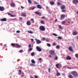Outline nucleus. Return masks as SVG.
Returning a JSON list of instances; mask_svg holds the SVG:
<instances>
[{"instance_id": "1", "label": "nucleus", "mask_w": 78, "mask_h": 78, "mask_svg": "<svg viewBox=\"0 0 78 78\" xmlns=\"http://www.w3.org/2000/svg\"><path fill=\"white\" fill-rule=\"evenodd\" d=\"M39 30H41V31H44L45 30V27L43 26H40L39 28Z\"/></svg>"}, {"instance_id": "2", "label": "nucleus", "mask_w": 78, "mask_h": 78, "mask_svg": "<svg viewBox=\"0 0 78 78\" xmlns=\"http://www.w3.org/2000/svg\"><path fill=\"white\" fill-rule=\"evenodd\" d=\"M71 73L72 74L73 76H77L78 75L77 72H76V71H72L71 72Z\"/></svg>"}, {"instance_id": "3", "label": "nucleus", "mask_w": 78, "mask_h": 78, "mask_svg": "<svg viewBox=\"0 0 78 78\" xmlns=\"http://www.w3.org/2000/svg\"><path fill=\"white\" fill-rule=\"evenodd\" d=\"M26 24L27 26H30L31 25V22L30 20H28L26 22Z\"/></svg>"}, {"instance_id": "4", "label": "nucleus", "mask_w": 78, "mask_h": 78, "mask_svg": "<svg viewBox=\"0 0 78 78\" xmlns=\"http://www.w3.org/2000/svg\"><path fill=\"white\" fill-rule=\"evenodd\" d=\"M73 4L75 5H77V3H78V0H73Z\"/></svg>"}, {"instance_id": "5", "label": "nucleus", "mask_w": 78, "mask_h": 78, "mask_svg": "<svg viewBox=\"0 0 78 78\" xmlns=\"http://www.w3.org/2000/svg\"><path fill=\"white\" fill-rule=\"evenodd\" d=\"M36 48L38 51H42V49L38 46H37Z\"/></svg>"}, {"instance_id": "6", "label": "nucleus", "mask_w": 78, "mask_h": 78, "mask_svg": "<svg viewBox=\"0 0 78 78\" xmlns=\"http://www.w3.org/2000/svg\"><path fill=\"white\" fill-rule=\"evenodd\" d=\"M35 40L36 41L37 44H41V41L40 40H37L36 39H35Z\"/></svg>"}, {"instance_id": "7", "label": "nucleus", "mask_w": 78, "mask_h": 78, "mask_svg": "<svg viewBox=\"0 0 78 78\" xmlns=\"http://www.w3.org/2000/svg\"><path fill=\"white\" fill-rule=\"evenodd\" d=\"M55 66L58 69H59V66L61 67V65L58 63L55 65Z\"/></svg>"}, {"instance_id": "8", "label": "nucleus", "mask_w": 78, "mask_h": 78, "mask_svg": "<svg viewBox=\"0 0 78 78\" xmlns=\"http://www.w3.org/2000/svg\"><path fill=\"white\" fill-rule=\"evenodd\" d=\"M66 60H71L72 59V58L70 56L68 55L66 58Z\"/></svg>"}, {"instance_id": "9", "label": "nucleus", "mask_w": 78, "mask_h": 78, "mask_svg": "<svg viewBox=\"0 0 78 78\" xmlns=\"http://www.w3.org/2000/svg\"><path fill=\"white\" fill-rule=\"evenodd\" d=\"M35 14H37V15H39V16H41V13H40L39 12L36 11L34 12Z\"/></svg>"}, {"instance_id": "10", "label": "nucleus", "mask_w": 78, "mask_h": 78, "mask_svg": "<svg viewBox=\"0 0 78 78\" xmlns=\"http://www.w3.org/2000/svg\"><path fill=\"white\" fill-rule=\"evenodd\" d=\"M69 50L70 51H72V53H73V52H74V51H73V50L71 47H69Z\"/></svg>"}, {"instance_id": "11", "label": "nucleus", "mask_w": 78, "mask_h": 78, "mask_svg": "<svg viewBox=\"0 0 78 78\" xmlns=\"http://www.w3.org/2000/svg\"><path fill=\"white\" fill-rule=\"evenodd\" d=\"M10 5L11 6V7H14L15 6V3L12 2L10 4Z\"/></svg>"}, {"instance_id": "12", "label": "nucleus", "mask_w": 78, "mask_h": 78, "mask_svg": "<svg viewBox=\"0 0 78 78\" xmlns=\"http://www.w3.org/2000/svg\"><path fill=\"white\" fill-rule=\"evenodd\" d=\"M60 8L62 9H65L66 6L64 5H62L61 6Z\"/></svg>"}, {"instance_id": "13", "label": "nucleus", "mask_w": 78, "mask_h": 78, "mask_svg": "<svg viewBox=\"0 0 78 78\" xmlns=\"http://www.w3.org/2000/svg\"><path fill=\"white\" fill-rule=\"evenodd\" d=\"M65 18V15L64 14H62L61 15L60 19H64Z\"/></svg>"}, {"instance_id": "14", "label": "nucleus", "mask_w": 78, "mask_h": 78, "mask_svg": "<svg viewBox=\"0 0 78 78\" xmlns=\"http://www.w3.org/2000/svg\"><path fill=\"white\" fill-rule=\"evenodd\" d=\"M7 20L6 18H3L1 20V21H2V22H6Z\"/></svg>"}, {"instance_id": "15", "label": "nucleus", "mask_w": 78, "mask_h": 78, "mask_svg": "<svg viewBox=\"0 0 78 78\" xmlns=\"http://www.w3.org/2000/svg\"><path fill=\"white\" fill-rule=\"evenodd\" d=\"M72 34L74 35H77L78 34V33L76 31H74L73 32Z\"/></svg>"}, {"instance_id": "16", "label": "nucleus", "mask_w": 78, "mask_h": 78, "mask_svg": "<svg viewBox=\"0 0 78 78\" xmlns=\"http://www.w3.org/2000/svg\"><path fill=\"white\" fill-rule=\"evenodd\" d=\"M55 53V51L53 50H51L50 51V54H51V55H53L54 53Z\"/></svg>"}, {"instance_id": "17", "label": "nucleus", "mask_w": 78, "mask_h": 78, "mask_svg": "<svg viewBox=\"0 0 78 78\" xmlns=\"http://www.w3.org/2000/svg\"><path fill=\"white\" fill-rule=\"evenodd\" d=\"M37 7L38 8H39V9H42V7L41 6V5H37Z\"/></svg>"}, {"instance_id": "18", "label": "nucleus", "mask_w": 78, "mask_h": 78, "mask_svg": "<svg viewBox=\"0 0 78 78\" xmlns=\"http://www.w3.org/2000/svg\"><path fill=\"white\" fill-rule=\"evenodd\" d=\"M49 3L51 5H54V4H55V2H54V1H52L49 2Z\"/></svg>"}, {"instance_id": "19", "label": "nucleus", "mask_w": 78, "mask_h": 78, "mask_svg": "<svg viewBox=\"0 0 78 78\" xmlns=\"http://www.w3.org/2000/svg\"><path fill=\"white\" fill-rule=\"evenodd\" d=\"M5 8L3 6H0V10H4Z\"/></svg>"}, {"instance_id": "20", "label": "nucleus", "mask_w": 78, "mask_h": 78, "mask_svg": "<svg viewBox=\"0 0 78 78\" xmlns=\"http://www.w3.org/2000/svg\"><path fill=\"white\" fill-rule=\"evenodd\" d=\"M21 16L23 17H26L27 15H26V14L25 13H22L21 14Z\"/></svg>"}, {"instance_id": "21", "label": "nucleus", "mask_w": 78, "mask_h": 78, "mask_svg": "<svg viewBox=\"0 0 78 78\" xmlns=\"http://www.w3.org/2000/svg\"><path fill=\"white\" fill-rule=\"evenodd\" d=\"M15 45H16V46H17V47H18V48H20V47H21L20 45L19 44H18V43L16 44Z\"/></svg>"}, {"instance_id": "22", "label": "nucleus", "mask_w": 78, "mask_h": 78, "mask_svg": "<svg viewBox=\"0 0 78 78\" xmlns=\"http://www.w3.org/2000/svg\"><path fill=\"white\" fill-rule=\"evenodd\" d=\"M68 77L69 78H73V76L71 74H69L68 76Z\"/></svg>"}, {"instance_id": "23", "label": "nucleus", "mask_w": 78, "mask_h": 78, "mask_svg": "<svg viewBox=\"0 0 78 78\" xmlns=\"http://www.w3.org/2000/svg\"><path fill=\"white\" fill-rule=\"evenodd\" d=\"M28 32L29 33H30V34H33V31H31V30H30V31L28 30Z\"/></svg>"}, {"instance_id": "24", "label": "nucleus", "mask_w": 78, "mask_h": 78, "mask_svg": "<svg viewBox=\"0 0 78 78\" xmlns=\"http://www.w3.org/2000/svg\"><path fill=\"white\" fill-rule=\"evenodd\" d=\"M31 62L32 64H35V61L33 59L31 60Z\"/></svg>"}, {"instance_id": "25", "label": "nucleus", "mask_w": 78, "mask_h": 78, "mask_svg": "<svg viewBox=\"0 0 78 78\" xmlns=\"http://www.w3.org/2000/svg\"><path fill=\"white\" fill-rule=\"evenodd\" d=\"M40 23H41V24H44V21L43 20H41L40 21Z\"/></svg>"}, {"instance_id": "26", "label": "nucleus", "mask_w": 78, "mask_h": 78, "mask_svg": "<svg viewBox=\"0 0 78 78\" xmlns=\"http://www.w3.org/2000/svg\"><path fill=\"white\" fill-rule=\"evenodd\" d=\"M28 2L29 3H30V4H31V3H32L31 0H28Z\"/></svg>"}, {"instance_id": "27", "label": "nucleus", "mask_w": 78, "mask_h": 78, "mask_svg": "<svg viewBox=\"0 0 78 78\" xmlns=\"http://www.w3.org/2000/svg\"><path fill=\"white\" fill-rule=\"evenodd\" d=\"M56 75L57 76H60V75H61V74L60 73L58 72L57 73Z\"/></svg>"}, {"instance_id": "28", "label": "nucleus", "mask_w": 78, "mask_h": 78, "mask_svg": "<svg viewBox=\"0 0 78 78\" xmlns=\"http://www.w3.org/2000/svg\"><path fill=\"white\" fill-rule=\"evenodd\" d=\"M47 45L48 47H51V44L49 43H47Z\"/></svg>"}, {"instance_id": "29", "label": "nucleus", "mask_w": 78, "mask_h": 78, "mask_svg": "<svg viewBox=\"0 0 78 78\" xmlns=\"http://www.w3.org/2000/svg\"><path fill=\"white\" fill-rule=\"evenodd\" d=\"M57 5H58V6H59L61 5H62V3H61L60 2H58Z\"/></svg>"}, {"instance_id": "30", "label": "nucleus", "mask_w": 78, "mask_h": 78, "mask_svg": "<svg viewBox=\"0 0 78 78\" xmlns=\"http://www.w3.org/2000/svg\"><path fill=\"white\" fill-rule=\"evenodd\" d=\"M45 39H46L45 37H43L41 38V40H42V41H44L45 40Z\"/></svg>"}, {"instance_id": "31", "label": "nucleus", "mask_w": 78, "mask_h": 78, "mask_svg": "<svg viewBox=\"0 0 78 78\" xmlns=\"http://www.w3.org/2000/svg\"><path fill=\"white\" fill-rule=\"evenodd\" d=\"M32 50H33V48H30L28 50V51H32Z\"/></svg>"}, {"instance_id": "32", "label": "nucleus", "mask_w": 78, "mask_h": 78, "mask_svg": "<svg viewBox=\"0 0 78 78\" xmlns=\"http://www.w3.org/2000/svg\"><path fill=\"white\" fill-rule=\"evenodd\" d=\"M35 53L34 52H33L31 53V55L32 56H33L34 55Z\"/></svg>"}, {"instance_id": "33", "label": "nucleus", "mask_w": 78, "mask_h": 78, "mask_svg": "<svg viewBox=\"0 0 78 78\" xmlns=\"http://www.w3.org/2000/svg\"><path fill=\"white\" fill-rule=\"evenodd\" d=\"M66 23V22L64 21L61 22V23L62 25H63V24H64V23Z\"/></svg>"}, {"instance_id": "34", "label": "nucleus", "mask_w": 78, "mask_h": 78, "mask_svg": "<svg viewBox=\"0 0 78 78\" xmlns=\"http://www.w3.org/2000/svg\"><path fill=\"white\" fill-rule=\"evenodd\" d=\"M57 45V44L56 43H54L52 44L53 46H55V45Z\"/></svg>"}, {"instance_id": "35", "label": "nucleus", "mask_w": 78, "mask_h": 78, "mask_svg": "<svg viewBox=\"0 0 78 78\" xmlns=\"http://www.w3.org/2000/svg\"><path fill=\"white\" fill-rule=\"evenodd\" d=\"M75 56L76 58H78V54H76L75 55Z\"/></svg>"}, {"instance_id": "36", "label": "nucleus", "mask_w": 78, "mask_h": 78, "mask_svg": "<svg viewBox=\"0 0 78 78\" xmlns=\"http://www.w3.org/2000/svg\"><path fill=\"white\" fill-rule=\"evenodd\" d=\"M58 27L60 29H63V28L62 27V26L61 25H59Z\"/></svg>"}, {"instance_id": "37", "label": "nucleus", "mask_w": 78, "mask_h": 78, "mask_svg": "<svg viewBox=\"0 0 78 78\" xmlns=\"http://www.w3.org/2000/svg\"><path fill=\"white\" fill-rule=\"evenodd\" d=\"M30 20L31 21H33V22H32V23H34V20L33 19H30Z\"/></svg>"}, {"instance_id": "38", "label": "nucleus", "mask_w": 78, "mask_h": 78, "mask_svg": "<svg viewBox=\"0 0 78 78\" xmlns=\"http://www.w3.org/2000/svg\"><path fill=\"white\" fill-rule=\"evenodd\" d=\"M16 44H14V43H11V46H12L13 47V46H14V45H15Z\"/></svg>"}, {"instance_id": "39", "label": "nucleus", "mask_w": 78, "mask_h": 78, "mask_svg": "<svg viewBox=\"0 0 78 78\" xmlns=\"http://www.w3.org/2000/svg\"><path fill=\"white\" fill-rule=\"evenodd\" d=\"M35 8H36V6H34L32 8H31V9L32 10H33V9H35Z\"/></svg>"}, {"instance_id": "40", "label": "nucleus", "mask_w": 78, "mask_h": 78, "mask_svg": "<svg viewBox=\"0 0 78 78\" xmlns=\"http://www.w3.org/2000/svg\"><path fill=\"white\" fill-rule=\"evenodd\" d=\"M34 76L35 78H38V76L37 75H34Z\"/></svg>"}, {"instance_id": "41", "label": "nucleus", "mask_w": 78, "mask_h": 78, "mask_svg": "<svg viewBox=\"0 0 78 78\" xmlns=\"http://www.w3.org/2000/svg\"><path fill=\"white\" fill-rule=\"evenodd\" d=\"M54 59H55V60H57L58 59V57L56 56V57H55V58Z\"/></svg>"}, {"instance_id": "42", "label": "nucleus", "mask_w": 78, "mask_h": 78, "mask_svg": "<svg viewBox=\"0 0 78 78\" xmlns=\"http://www.w3.org/2000/svg\"><path fill=\"white\" fill-rule=\"evenodd\" d=\"M52 35H53V36H57L58 35L56 34H55V33H53L52 34Z\"/></svg>"}, {"instance_id": "43", "label": "nucleus", "mask_w": 78, "mask_h": 78, "mask_svg": "<svg viewBox=\"0 0 78 78\" xmlns=\"http://www.w3.org/2000/svg\"><path fill=\"white\" fill-rule=\"evenodd\" d=\"M19 20H23V18L20 17H19Z\"/></svg>"}, {"instance_id": "44", "label": "nucleus", "mask_w": 78, "mask_h": 78, "mask_svg": "<svg viewBox=\"0 0 78 78\" xmlns=\"http://www.w3.org/2000/svg\"><path fill=\"white\" fill-rule=\"evenodd\" d=\"M19 52L20 53H22L23 52V50H21L20 51H19Z\"/></svg>"}, {"instance_id": "45", "label": "nucleus", "mask_w": 78, "mask_h": 78, "mask_svg": "<svg viewBox=\"0 0 78 78\" xmlns=\"http://www.w3.org/2000/svg\"><path fill=\"white\" fill-rule=\"evenodd\" d=\"M56 48H59V45H58L56 47Z\"/></svg>"}, {"instance_id": "46", "label": "nucleus", "mask_w": 78, "mask_h": 78, "mask_svg": "<svg viewBox=\"0 0 78 78\" xmlns=\"http://www.w3.org/2000/svg\"><path fill=\"white\" fill-rule=\"evenodd\" d=\"M58 38L59 39H62V37H58Z\"/></svg>"}, {"instance_id": "47", "label": "nucleus", "mask_w": 78, "mask_h": 78, "mask_svg": "<svg viewBox=\"0 0 78 78\" xmlns=\"http://www.w3.org/2000/svg\"><path fill=\"white\" fill-rule=\"evenodd\" d=\"M30 66H35V65H34V64H30Z\"/></svg>"}, {"instance_id": "48", "label": "nucleus", "mask_w": 78, "mask_h": 78, "mask_svg": "<svg viewBox=\"0 0 78 78\" xmlns=\"http://www.w3.org/2000/svg\"><path fill=\"white\" fill-rule=\"evenodd\" d=\"M10 16H11V17H15V15H12V14H11V15H10Z\"/></svg>"}, {"instance_id": "49", "label": "nucleus", "mask_w": 78, "mask_h": 78, "mask_svg": "<svg viewBox=\"0 0 78 78\" xmlns=\"http://www.w3.org/2000/svg\"><path fill=\"white\" fill-rule=\"evenodd\" d=\"M41 18L42 19H45V16H43L41 17Z\"/></svg>"}, {"instance_id": "50", "label": "nucleus", "mask_w": 78, "mask_h": 78, "mask_svg": "<svg viewBox=\"0 0 78 78\" xmlns=\"http://www.w3.org/2000/svg\"><path fill=\"white\" fill-rule=\"evenodd\" d=\"M16 18H15L14 19H10V20H16Z\"/></svg>"}, {"instance_id": "51", "label": "nucleus", "mask_w": 78, "mask_h": 78, "mask_svg": "<svg viewBox=\"0 0 78 78\" xmlns=\"http://www.w3.org/2000/svg\"><path fill=\"white\" fill-rule=\"evenodd\" d=\"M31 47V44H29L28 45V47H29V48H30V47Z\"/></svg>"}, {"instance_id": "52", "label": "nucleus", "mask_w": 78, "mask_h": 78, "mask_svg": "<svg viewBox=\"0 0 78 78\" xmlns=\"http://www.w3.org/2000/svg\"><path fill=\"white\" fill-rule=\"evenodd\" d=\"M62 12H66V10H62Z\"/></svg>"}, {"instance_id": "53", "label": "nucleus", "mask_w": 78, "mask_h": 78, "mask_svg": "<svg viewBox=\"0 0 78 78\" xmlns=\"http://www.w3.org/2000/svg\"><path fill=\"white\" fill-rule=\"evenodd\" d=\"M20 31L19 30H17L16 31V33H20Z\"/></svg>"}, {"instance_id": "54", "label": "nucleus", "mask_w": 78, "mask_h": 78, "mask_svg": "<svg viewBox=\"0 0 78 78\" xmlns=\"http://www.w3.org/2000/svg\"><path fill=\"white\" fill-rule=\"evenodd\" d=\"M21 8L22 9H24V8H25V7H23V6H21Z\"/></svg>"}, {"instance_id": "55", "label": "nucleus", "mask_w": 78, "mask_h": 78, "mask_svg": "<svg viewBox=\"0 0 78 78\" xmlns=\"http://www.w3.org/2000/svg\"><path fill=\"white\" fill-rule=\"evenodd\" d=\"M62 75H63V76H65L66 75V74L65 73H62Z\"/></svg>"}, {"instance_id": "56", "label": "nucleus", "mask_w": 78, "mask_h": 78, "mask_svg": "<svg viewBox=\"0 0 78 78\" xmlns=\"http://www.w3.org/2000/svg\"><path fill=\"white\" fill-rule=\"evenodd\" d=\"M48 72L50 73V68H48Z\"/></svg>"}, {"instance_id": "57", "label": "nucleus", "mask_w": 78, "mask_h": 78, "mask_svg": "<svg viewBox=\"0 0 78 78\" xmlns=\"http://www.w3.org/2000/svg\"><path fill=\"white\" fill-rule=\"evenodd\" d=\"M42 60V58H39V61H41Z\"/></svg>"}, {"instance_id": "58", "label": "nucleus", "mask_w": 78, "mask_h": 78, "mask_svg": "<svg viewBox=\"0 0 78 78\" xmlns=\"http://www.w3.org/2000/svg\"><path fill=\"white\" fill-rule=\"evenodd\" d=\"M46 8L47 9H48V6H47Z\"/></svg>"}, {"instance_id": "59", "label": "nucleus", "mask_w": 78, "mask_h": 78, "mask_svg": "<svg viewBox=\"0 0 78 78\" xmlns=\"http://www.w3.org/2000/svg\"><path fill=\"white\" fill-rule=\"evenodd\" d=\"M31 41H32L33 42L34 41V39H33L32 38L31 39Z\"/></svg>"}, {"instance_id": "60", "label": "nucleus", "mask_w": 78, "mask_h": 78, "mask_svg": "<svg viewBox=\"0 0 78 78\" xmlns=\"http://www.w3.org/2000/svg\"><path fill=\"white\" fill-rule=\"evenodd\" d=\"M57 21H58V19H56L55 20V22H56Z\"/></svg>"}, {"instance_id": "61", "label": "nucleus", "mask_w": 78, "mask_h": 78, "mask_svg": "<svg viewBox=\"0 0 78 78\" xmlns=\"http://www.w3.org/2000/svg\"><path fill=\"white\" fill-rule=\"evenodd\" d=\"M19 72H20V73H21V72H22V71H21V70H19Z\"/></svg>"}, {"instance_id": "62", "label": "nucleus", "mask_w": 78, "mask_h": 78, "mask_svg": "<svg viewBox=\"0 0 78 78\" xmlns=\"http://www.w3.org/2000/svg\"><path fill=\"white\" fill-rule=\"evenodd\" d=\"M4 47L6 46V44H5L4 45Z\"/></svg>"}, {"instance_id": "63", "label": "nucleus", "mask_w": 78, "mask_h": 78, "mask_svg": "<svg viewBox=\"0 0 78 78\" xmlns=\"http://www.w3.org/2000/svg\"><path fill=\"white\" fill-rule=\"evenodd\" d=\"M8 15H9L10 16H11V13H8Z\"/></svg>"}, {"instance_id": "64", "label": "nucleus", "mask_w": 78, "mask_h": 78, "mask_svg": "<svg viewBox=\"0 0 78 78\" xmlns=\"http://www.w3.org/2000/svg\"><path fill=\"white\" fill-rule=\"evenodd\" d=\"M76 14H78V11H77V12H76Z\"/></svg>"}]
</instances>
